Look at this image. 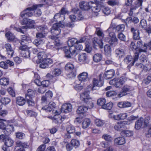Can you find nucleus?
I'll return each mask as SVG.
<instances>
[{
    "mask_svg": "<svg viewBox=\"0 0 151 151\" xmlns=\"http://www.w3.org/2000/svg\"><path fill=\"white\" fill-rule=\"evenodd\" d=\"M91 2H82L80 3L79 6L80 8L83 10H88L90 9V4H91Z\"/></svg>",
    "mask_w": 151,
    "mask_h": 151,
    "instance_id": "obj_14",
    "label": "nucleus"
},
{
    "mask_svg": "<svg viewBox=\"0 0 151 151\" xmlns=\"http://www.w3.org/2000/svg\"><path fill=\"white\" fill-rule=\"evenodd\" d=\"M117 37L122 41L125 42L126 41V36L122 32L118 34L117 35Z\"/></svg>",
    "mask_w": 151,
    "mask_h": 151,
    "instance_id": "obj_52",
    "label": "nucleus"
},
{
    "mask_svg": "<svg viewBox=\"0 0 151 151\" xmlns=\"http://www.w3.org/2000/svg\"><path fill=\"white\" fill-rule=\"evenodd\" d=\"M115 27L111 25L107 29L109 33V36L111 37L109 43L110 45L112 46H115L118 44V40L116 37L115 33L114 32H111L114 29Z\"/></svg>",
    "mask_w": 151,
    "mask_h": 151,
    "instance_id": "obj_4",
    "label": "nucleus"
},
{
    "mask_svg": "<svg viewBox=\"0 0 151 151\" xmlns=\"http://www.w3.org/2000/svg\"><path fill=\"white\" fill-rule=\"evenodd\" d=\"M38 57L39 60L44 61L47 58V55L44 52H40L38 54Z\"/></svg>",
    "mask_w": 151,
    "mask_h": 151,
    "instance_id": "obj_29",
    "label": "nucleus"
},
{
    "mask_svg": "<svg viewBox=\"0 0 151 151\" xmlns=\"http://www.w3.org/2000/svg\"><path fill=\"white\" fill-rule=\"evenodd\" d=\"M27 100V102L29 106H34L35 103V102L32 99V98H27L26 99Z\"/></svg>",
    "mask_w": 151,
    "mask_h": 151,
    "instance_id": "obj_55",
    "label": "nucleus"
},
{
    "mask_svg": "<svg viewBox=\"0 0 151 151\" xmlns=\"http://www.w3.org/2000/svg\"><path fill=\"white\" fill-rule=\"evenodd\" d=\"M88 109V108L86 106H81L78 107L76 112L78 114H83L86 112Z\"/></svg>",
    "mask_w": 151,
    "mask_h": 151,
    "instance_id": "obj_27",
    "label": "nucleus"
},
{
    "mask_svg": "<svg viewBox=\"0 0 151 151\" xmlns=\"http://www.w3.org/2000/svg\"><path fill=\"white\" fill-rule=\"evenodd\" d=\"M102 38H100L99 40L97 37H94L93 39V42L95 45H98L101 48L103 47V43L102 42Z\"/></svg>",
    "mask_w": 151,
    "mask_h": 151,
    "instance_id": "obj_15",
    "label": "nucleus"
},
{
    "mask_svg": "<svg viewBox=\"0 0 151 151\" xmlns=\"http://www.w3.org/2000/svg\"><path fill=\"white\" fill-rule=\"evenodd\" d=\"M90 124V120L88 118H85L82 123V127L84 129L88 127Z\"/></svg>",
    "mask_w": 151,
    "mask_h": 151,
    "instance_id": "obj_32",
    "label": "nucleus"
},
{
    "mask_svg": "<svg viewBox=\"0 0 151 151\" xmlns=\"http://www.w3.org/2000/svg\"><path fill=\"white\" fill-rule=\"evenodd\" d=\"M70 143L72 146L76 148L78 147L80 145L79 141L76 139H72L70 142Z\"/></svg>",
    "mask_w": 151,
    "mask_h": 151,
    "instance_id": "obj_37",
    "label": "nucleus"
},
{
    "mask_svg": "<svg viewBox=\"0 0 151 151\" xmlns=\"http://www.w3.org/2000/svg\"><path fill=\"white\" fill-rule=\"evenodd\" d=\"M87 57L86 54L84 53H81L78 55V60L79 61L83 64L86 63Z\"/></svg>",
    "mask_w": 151,
    "mask_h": 151,
    "instance_id": "obj_18",
    "label": "nucleus"
},
{
    "mask_svg": "<svg viewBox=\"0 0 151 151\" xmlns=\"http://www.w3.org/2000/svg\"><path fill=\"white\" fill-rule=\"evenodd\" d=\"M115 52L117 55L119 56H122L124 53V50L119 49H116Z\"/></svg>",
    "mask_w": 151,
    "mask_h": 151,
    "instance_id": "obj_60",
    "label": "nucleus"
},
{
    "mask_svg": "<svg viewBox=\"0 0 151 151\" xmlns=\"http://www.w3.org/2000/svg\"><path fill=\"white\" fill-rule=\"evenodd\" d=\"M102 75L100 74L99 76V80L95 79H93V82L94 85H96V86L99 87L103 86L104 84V81L103 78H101Z\"/></svg>",
    "mask_w": 151,
    "mask_h": 151,
    "instance_id": "obj_12",
    "label": "nucleus"
},
{
    "mask_svg": "<svg viewBox=\"0 0 151 151\" xmlns=\"http://www.w3.org/2000/svg\"><path fill=\"white\" fill-rule=\"evenodd\" d=\"M35 24V21L34 20L30 19H29L28 23H27V26L29 28H33L34 27V24Z\"/></svg>",
    "mask_w": 151,
    "mask_h": 151,
    "instance_id": "obj_49",
    "label": "nucleus"
},
{
    "mask_svg": "<svg viewBox=\"0 0 151 151\" xmlns=\"http://www.w3.org/2000/svg\"><path fill=\"white\" fill-rule=\"evenodd\" d=\"M95 124L97 126L100 127L103 125L104 123L101 120L99 119H97L95 120Z\"/></svg>",
    "mask_w": 151,
    "mask_h": 151,
    "instance_id": "obj_54",
    "label": "nucleus"
},
{
    "mask_svg": "<svg viewBox=\"0 0 151 151\" xmlns=\"http://www.w3.org/2000/svg\"><path fill=\"white\" fill-rule=\"evenodd\" d=\"M113 107V104L112 102H110L106 104H105L102 106V108L107 109L108 110H110Z\"/></svg>",
    "mask_w": 151,
    "mask_h": 151,
    "instance_id": "obj_42",
    "label": "nucleus"
},
{
    "mask_svg": "<svg viewBox=\"0 0 151 151\" xmlns=\"http://www.w3.org/2000/svg\"><path fill=\"white\" fill-rule=\"evenodd\" d=\"M20 55L23 57L25 58H28L30 56V52L29 50H27L26 51H21Z\"/></svg>",
    "mask_w": 151,
    "mask_h": 151,
    "instance_id": "obj_35",
    "label": "nucleus"
},
{
    "mask_svg": "<svg viewBox=\"0 0 151 151\" xmlns=\"http://www.w3.org/2000/svg\"><path fill=\"white\" fill-rule=\"evenodd\" d=\"M125 28L124 25V24H121L117 26L116 28V30L117 32H123Z\"/></svg>",
    "mask_w": 151,
    "mask_h": 151,
    "instance_id": "obj_46",
    "label": "nucleus"
},
{
    "mask_svg": "<svg viewBox=\"0 0 151 151\" xmlns=\"http://www.w3.org/2000/svg\"><path fill=\"white\" fill-rule=\"evenodd\" d=\"M124 83V81L123 78L118 79L116 80L114 86L116 88H120L122 87Z\"/></svg>",
    "mask_w": 151,
    "mask_h": 151,
    "instance_id": "obj_22",
    "label": "nucleus"
},
{
    "mask_svg": "<svg viewBox=\"0 0 151 151\" xmlns=\"http://www.w3.org/2000/svg\"><path fill=\"white\" fill-rule=\"evenodd\" d=\"M35 77H36L37 78L34 80V83L37 86H41V82L40 80L39 79V78H40L39 76L37 74H35Z\"/></svg>",
    "mask_w": 151,
    "mask_h": 151,
    "instance_id": "obj_56",
    "label": "nucleus"
},
{
    "mask_svg": "<svg viewBox=\"0 0 151 151\" xmlns=\"http://www.w3.org/2000/svg\"><path fill=\"white\" fill-rule=\"evenodd\" d=\"M142 0H137V1L135 3V4L136 6H131L130 9L134 12V10H136V8L137 7L140 6L142 5Z\"/></svg>",
    "mask_w": 151,
    "mask_h": 151,
    "instance_id": "obj_30",
    "label": "nucleus"
},
{
    "mask_svg": "<svg viewBox=\"0 0 151 151\" xmlns=\"http://www.w3.org/2000/svg\"><path fill=\"white\" fill-rule=\"evenodd\" d=\"M72 106L70 104H65L63 105L61 108V112L68 113L71 111Z\"/></svg>",
    "mask_w": 151,
    "mask_h": 151,
    "instance_id": "obj_10",
    "label": "nucleus"
},
{
    "mask_svg": "<svg viewBox=\"0 0 151 151\" xmlns=\"http://www.w3.org/2000/svg\"><path fill=\"white\" fill-rule=\"evenodd\" d=\"M65 69L67 71L70 72V74L72 75V77L76 76V70L73 64L70 63H67L65 66Z\"/></svg>",
    "mask_w": 151,
    "mask_h": 151,
    "instance_id": "obj_7",
    "label": "nucleus"
},
{
    "mask_svg": "<svg viewBox=\"0 0 151 151\" xmlns=\"http://www.w3.org/2000/svg\"><path fill=\"white\" fill-rule=\"evenodd\" d=\"M121 134L125 137H130L133 135V133L132 131L129 130H126L122 131L121 132Z\"/></svg>",
    "mask_w": 151,
    "mask_h": 151,
    "instance_id": "obj_41",
    "label": "nucleus"
},
{
    "mask_svg": "<svg viewBox=\"0 0 151 151\" xmlns=\"http://www.w3.org/2000/svg\"><path fill=\"white\" fill-rule=\"evenodd\" d=\"M65 16L61 15L60 13H57L55 14L54 17V20L59 23L54 24L50 30L51 33L52 34L58 35L61 32L60 28H63L64 25L61 24L62 21L65 19Z\"/></svg>",
    "mask_w": 151,
    "mask_h": 151,
    "instance_id": "obj_1",
    "label": "nucleus"
},
{
    "mask_svg": "<svg viewBox=\"0 0 151 151\" xmlns=\"http://www.w3.org/2000/svg\"><path fill=\"white\" fill-rule=\"evenodd\" d=\"M142 0H137V1L135 3V4L136 6H131L130 9L134 12V10H136V8L137 7L140 6L142 5Z\"/></svg>",
    "mask_w": 151,
    "mask_h": 151,
    "instance_id": "obj_31",
    "label": "nucleus"
},
{
    "mask_svg": "<svg viewBox=\"0 0 151 151\" xmlns=\"http://www.w3.org/2000/svg\"><path fill=\"white\" fill-rule=\"evenodd\" d=\"M52 34L53 35L50 36H49V37L52 40H55L54 42V44L55 45L57 46L60 45L61 44L60 43V41L57 39V37H56V36H57V35Z\"/></svg>",
    "mask_w": 151,
    "mask_h": 151,
    "instance_id": "obj_28",
    "label": "nucleus"
},
{
    "mask_svg": "<svg viewBox=\"0 0 151 151\" xmlns=\"http://www.w3.org/2000/svg\"><path fill=\"white\" fill-rule=\"evenodd\" d=\"M134 90L133 87L129 85H124L122 88V91L118 95L119 97H121L126 95L127 93L132 91Z\"/></svg>",
    "mask_w": 151,
    "mask_h": 151,
    "instance_id": "obj_6",
    "label": "nucleus"
},
{
    "mask_svg": "<svg viewBox=\"0 0 151 151\" xmlns=\"http://www.w3.org/2000/svg\"><path fill=\"white\" fill-rule=\"evenodd\" d=\"M102 138L109 142H111L112 140V138L111 137L107 134H104L102 136Z\"/></svg>",
    "mask_w": 151,
    "mask_h": 151,
    "instance_id": "obj_43",
    "label": "nucleus"
},
{
    "mask_svg": "<svg viewBox=\"0 0 151 151\" xmlns=\"http://www.w3.org/2000/svg\"><path fill=\"white\" fill-rule=\"evenodd\" d=\"M66 130L68 133L69 134L74 133L76 131L75 127L71 125L68 126L66 128Z\"/></svg>",
    "mask_w": 151,
    "mask_h": 151,
    "instance_id": "obj_36",
    "label": "nucleus"
},
{
    "mask_svg": "<svg viewBox=\"0 0 151 151\" xmlns=\"http://www.w3.org/2000/svg\"><path fill=\"white\" fill-rule=\"evenodd\" d=\"M9 83L8 79L4 78L0 79V84L4 86L7 85Z\"/></svg>",
    "mask_w": 151,
    "mask_h": 151,
    "instance_id": "obj_44",
    "label": "nucleus"
},
{
    "mask_svg": "<svg viewBox=\"0 0 151 151\" xmlns=\"http://www.w3.org/2000/svg\"><path fill=\"white\" fill-rule=\"evenodd\" d=\"M21 44V46L19 47V49L22 51H26L27 50H29V48L28 46L23 43V41H22V42H20Z\"/></svg>",
    "mask_w": 151,
    "mask_h": 151,
    "instance_id": "obj_45",
    "label": "nucleus"
},
{
    "mask_svg": "<svg viewBox=\"0 0 151 151\" xmlns=\"http://www.w3.org/2000/svg\"><path fill=\"white\" fill-rule=\"evenodd\" d=\"M114 143L117 145H122L125 143L124 138L122 137H119L115 138L114 140Z\"/></svg>",
    "mask_w": 151,
    "mask_h": 151,
    "instance_id": "obj_16",
    "label": "nucleus"
},
{
    "mask_svg": "<svg viewBox=\"0 0 151 151\" xmlns=\"http://www.w3.org/2000/svg\"><path fill=\"white\" fill-rule=\"evenodd\" d=\"M106 95L107 96L109 97L116 95V93L114 91H109L106 93Z\"/></svg>",
    "mask_w": 151,
    "mask_h": 151,
    "instance_id": "obj_61",
    "label": "nucleus"
},
{
    "mask_svg": "<svg viewBox=\"0 0 151 151\" xmlns=\"http://www.w3.org/2000/svg\"><path fill=\"white\" fill-rule=\"evenodd\" d=\"M6 138L4 142V144L8 147L12 146L14 143L13 141L9 137Z\"/></svg>",
    "mask_w": 151,
    "mask_h": 151,
    "instance_id": "obj_34",
    "label": "nucleus"
},
{
    "mask_svg": "<svg viewBox=\"0 0 151 151\" xmlns=\"http://www.w3.org/2000/svg\"><path fill=\"white\" fill-rule=\"evenodd\" d=\"M131 32L133 34V37L135 40H139L140 38L139 32L138 29L132 27L130 29Z\"/></svg>",
    "mask_w": 151,
    "mask_h": 151,
    "instance_id": "obj_11",
    "label": "nucleus"
},
{
    "mask_svg": "<svg viewBox=\"0 0 151 151\" xmlns=\"http://www.w3.org/2000/svg\"><path fill=\"white\" fill-rule=\"evenodd\" d=\"M26 112L27 115L30 116H36L37 114L35 112L31 110H27Z\"/></svg>",
    "mask_w": 151,
    "mask_h": 151,
    "instance_id": "obj_64",
    "label": "nucleus"
},
{
    "mask_svg": "<svg viewBox=\"0 0 151 151\" xmlns=\"http://www.w3.org/2000/svg\"><path fill=\"white\" fill-rule=\"evenodd\" d=\"M92 11L95 13H97L100 10V7L99 6H96L95 7H93Z\"/></svg>",
    "mask_w": 151,
    "mask_h": 151,
    "instance_id": "obj_62",
    "label": "nucleus"
},
{
    "mask_svg": "<svg viewBox=\"0 0 151 151\" xmlns=\"http://www.w3.org/2000/svg\"><path fill=\"white\" fill-rule=\"evenodd\" d=\"M43 5V4H41L33 5L32 7L27 8L22 11L21 13L20 16L22 17L25 16L28 17H32L33 15V13L32 11H34L38 8L42 6Z\"/></svg>",
    "mask_w": 151,
    "mask_h": 151,
    "instance_id": "obj_3",
    "label": "nucleus"
},
{
    "mask_svg": "<svg viewBox=\"0 0 151 151\" xmlns=\"http://www.w3.org/2000/svg\"><path fill=\"white\" fill-rule=\"evenodd\" d=\"M130 49L133 51L134 50H136L137 52V46L136 45L135 43L132 42L130 45Z\"/></svg>",
    "mask_w": 151,
    "mask_h": 151,
    "instance_id": "obj_58",
    "label": "nucleus"
},
{
    "mask_svg": "<svg viewBox=\"0 0 151 151\" xmlns=\"http://www.w3.org/2000/svg\"><path fill=\"white\" fill-rule=\"evenodd\" d=\"M27 146V143L19 141H17L15 148V151H24V148H26Z\"/></svg>",
    "mask_w": 151,
    "mask_h": 151,
    "instance_id": "obj_8",
    "label": "nucleus"
},
{
    "mask_svg": "<svg viewBox=\"0 0 151 151\" xmlns=\"http://www.w3.org/2000/svg\"><path fill=\"white\" fill-rule=\"evenodd\" d=\"M78 78L80 81H85L88 78V74L86 72H83L78 76Z\"/></svg>",
    "mask_w": 151,
    "mask_h": 151,
    "instance_id": "obj_24",
    "label": "nucleus"
},
{
    "mask_svg": "<svg viewBox=\"0 0 151 151\" xmlns=\"http://www.w3.org/2000/svg\"><path fill=\"white\" fill-rule=\"evenodd\" d=\"M1 101L3 104H6L10 102V100L7 98H3L1 99Z\"/></svg>",
    "mask_w": 151,
    "mask_h": 151,
    "instance_id": "obj_57",
    "label": "nucleus"
},
{
    "mask_svg": "<svg viewBox=\"0 0 151 151\" xmlns=\"http://www.w3.org/2000/svg\"><path fill=\"white\" fill-rule=\"evenodd\" d=\"M144 119L142 118H140L136 122L135 128L137 129H139L143 123Z\"/></svg>",
    "mask_w": 151,
    "mask_h": 151,
    "instance_id": "obj_23",
    "label": "nucleus"
},
{
    "mask_svg": "<svg viewBox=\"0 0 151 151\" xmlns=\"http://www.w3.org/2000/svg\"><path fill=\"white\" fill-rule=\"evenodd\" d=\"M53 122L55 123L59 124L62 122L61 117L60 116H53Z\"/></svg>",
    "mask_w": 151,
    "mask_h": 151,
    "instance_id": "obj_50",
    "label": "nucleus"
},
{
    "mask_svg": "<svg viewBox=\"0 0 151 151\" xmlns=\"http://www.w3.org/2000/svg\"><path fill=\"white\" fill-rule=\"evenodd\" d=\"M96 32L98 36H99L100 38L104 39V34L103 33L102 31L99 28H97L96 29Z\"/></svg>",
    "mask_w": 151,
    "mask_h": 151,
    "instance_id": "obj_48",
    "label": "nucleus"
},
{
    "mask_svg": "<svg viewBox=\"0 0 151 151\" xmlns=\"http://www.w3.org/2000/svg\"><path fill=\"white\" fill-rule=\"evenodd\" d=\"M147 26V22L145 19H142L140 21L139 26L142 28H145Z\"/></svg>",
    "mask_w": 151,
    "mask_h": 151,
    "instance_id": "obj_53",
    "label": "nucleus"
},
{
    "mask_svg": "<svg viewBox=\"0 0 151 151\" xmlns=\"http://www.w3.org/2000/svg\"><path fill=\"white\" fill-rule=\"evenodd\" d=\"M145 50H142L140 49L139 51L135 52L134 53L133 58L132 56L130 55H127L124 58V62L129 65L133 66L135 62H136L138 59L139 56L141 52H145Z\"/></svg>",
    "mask_w": 151,
    "mask_h": 151,
    "instance_id": "obj_2",
    "label": "nucleus"
},
{
    "mask_svg": "<svg viewBox=\"0 0 151 151\" xmlns=\"http://www.w3.org/2000/svg\"><path fill=\"white\" fill-rule=\"evenodd\" d=\"M102 58V55L101 54L96 53L94 55L93 58L95 62H98L101 60Z\"/></svg>",
    "mask_w": 151,
    "mask_h": 151,
    "instance_id": "obj_33",
    "label": "nucleus"
},
{
    "mask_svg": "<svg viewBox=\"0 0 151 151\" xmlns=\"http://www.w3.org/2000/svg\"><path fill=\"white\" fill-rule=\"evenodd\" d=\"M65 56L68 58H70L72 55H76L78 54L77 50L75 45L69 46L64 48Z\"/></svg>",
    "mask_w": 151,
    "mask_h": 151,
    "instance_id": "obj_5",
    "label": "nucleus"
},
{
    "mask_svg": "<svg viewBox=\"0 0 151 151\" xmlns=\"http://www.w3.org/2000/svg\"><path fill=\"white\" fill-rule=\"evenodd\" d=\"M5 47L6 49L7 53L12 57L13 56L14 53V51L13 50L11 46L9 44H6L5 45Z\"/></svg>",
    "mask_w": 151,
    "mask_h": 151,
    "instance_id": "obj_20",
    "label": "nucleus"
},
{
    "mask_svg": "<svg viewBox=\"0 0 151 151\" xmlns=\"http://www.w3.org/2000/svg\"><path fill=\"white\" fill-rule=\"evenodd\" d=\"M14 131L13 126L11 125H8L6 127L3 132L5 134L9 135Z\"/></svg>",
    "mask_w": 151,
    "mask_h": 151,
    "instance_id": "obj_19",
    "label": "nucleus"
},
{
    "mask_svg": "<svg viewBox=\"0 0 151 151\" xmlns=\"http://www.w3.org/2000/svg\"><path fill=\"white\" fill-rule=\"evenodd\" d=\"M86 103L88 106V108L91 109L93 107V103L91 99V98H90V99L88 100V102Z\"/></svg>",
    "mask_w": 151,
    "mask_h": 151,
    "instance_id": "obj_59",
    "label": "nucleus"
},
{
    "mask_svg": "<svg viewBox=\"0 0 151 151\" xmlns=\"http://www.w3.org/2000/svg\"><path fill=\"white\" fill-rule=\"evenodd\" d=\"M35 95V91L31 89H29L27 91V92L25 95V98L27 99L32 98Z\"/></svg>",
    "mask_w": 151,
    "mask_h": 151,
    "instance_id": "obj_26",
    "label": "nucleus"
},
{
    "mask_svg": "<svg viewBox=\"0 0 151 151\" xmlns=\"http://www.w3.org/2000/svg\"><path fill=\"white\" fill-rule=\"evenodd\" d=\"M78 43V40L75 38H72L68 41V45L69 46L74 45Z\"/></svg>",
    "mask_w": 151,
    "mask_h": 151,
    "instance_id": "obj_40",
    "label": "nucleus"
},
{
    "mask_svg": "<svg viewBox=\"0 0 151 151\" xmlns=\"http://www.w3.org/2000/svg\"><path fill=\"white\" fill-rule=\"evenodd\" d=\"M106 101L105 99L101 98L98 100L97 103L98 105L101 106L102 108L103 106L105 104Z\"/></svg>",
    "mask_w": 151,
    "mask_h": 151,
    "instance_id": "obj_47",
    "label": "nucleus"
},
{
    "mask_svg": "<svg viewBox=\"0 0 151 151\" xmlns=\"http://www.w3.org/2000/svg\"><path fill=\"white\" fill-rule=\"evenodd\" d=\"M137 47L138 50H137V51L138 52L140 49H141L142 50L145 49L146 51L145 52H146V49H147V45L146 44H144V45H143L142 42L141 40H138L137 43Z\"/></svg>",
    "mask_w": 151,
    "mask_h": 151,
    "instance_id": "obj_17",
    "label": "nucleus"
},
{
    "mask_svg": "<svg viewBox=\"0 0 151 151\" xmlns=\"http://www.w3.org/2000/svg\"><path fill=\"white\" fill-rule=\"evenodd\" d=\"M15 135L16 137L19 139H22L25 137V134L24 133L20 132L16 133Z\"/></svg>",
    "mask_w": 151,
    "mask_h": 151,
    "instance_id": "obj_51",
    "label": "nucleus"
},
{
    "mask_svg": "<svg viewBox=\"0 0 151 151\" xmlns=\"http://www.w3.org/2000/svg\"><path fill=\"white\" fill-rule=\"evenodd\" d=\"M91 98L88 91H85L81 93L80 95V99L85 103H87Z\"/></svg>",
    "mask_w": 151,
    "mask_h": 151,
    "instance_id": "obj_9",
    "label": "nucleus"
},
{
    "mask_svg": "<svg viewBox=\"0 0 151 151\" xmlns=\"http://www.w3.org/2000/svg\"><path fill=\"white\" fill-rule=\"evenodd\" d=\"M17 104L20 106L24 105L26 102L25 99L22 97L19 96L16 98Z\"/></svg>",
    "mask_w": 151,
    "mask_h": 151,
    "instance_id": "obj_21",
    "label": "nucleus"
},
{
    "mask_svg": "<svg viewBox=\"0 0 151 151\" xmlns=\"http://www.w3.org/2000/svg\"><path fill=\"white\" fill-rule=\"evenodd\" d=\"M114 75V71L113 69L107 70L104 74V77L106 79H109L112 78Z\"/></svg>",
    "mask_w": 151,
    "mask_h": 151,
    "instance_id": "obj_13",
    "label": "nucleus"
},
{
    "mask_svg": "<svg viewBox=\"0 0 151 151\" xmlns=\"http://www.w3.org/2000/svg\"><path fill=\"white\" fill-rule=\"evenodd\" d=\"M37 28L40 30V32L42 33L46 36L48 32V29L47 26L44 25L39 26H37Z\"/></svg>",
    "mask_w": 151,
    "mask_h": 151,
    "instance_id": "obj_25",
    "label": "nucleus"
},
{
    "mask_svg": "<svg viewBox=\"0 0 151 151\" xmlns=\"http://www.w3.org/2000/svg\"><path fill=\"white\" fill-rule=\"evenodd\" d=\"M43 42L42 40L38 39L35 40L33 42L34 44L37 46L42 44Z\"/></svg>",
    "mask_w": 151,
    "mask_h": 151,
    "instance_id": "obj_63",
    "label": "nucleus"
},
{
    "mask_svg": "<svg viewBox=\"0 0 151 151\" xmlns=\"http://www.w3.org/2000/svg\"><path fill=\"white\" fill-rule=\"evenodd\" d=\"M62 72L61 70L59 68H55L52 71L53 76L56 77L59 76Z\"/></svg>",
    "mask_w": 151,
    "mask_h": 151,
    "instance_id": "obj_38",
    "label": "nucleus"
},
{
    "mask_svg": "<svg viewBox=\"0 0 151 151\" xmlns=\"http://www.w3.org/2000/svg\"><path fill=\"white\" fill-rule=\"evenodd\" d=\"M5 36L8 40H13L15 38L13 34L10 32L6 33Z\"/></svg>",
    "mask_w": 151,
    "mask_h": 151,
    "instance_id": "obj_39",
    "label": "nucleus"
}]
</instances>
